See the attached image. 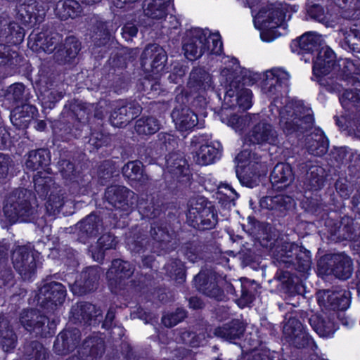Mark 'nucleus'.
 <instances>
[{"instance_id":"3","label":"nucleus","mask_w":360,"mask_h":360,"mask_svg":"<svg viewBox=\"0 0 360 360\" xmlns=\"http://www.w3.org/2000/svg\"><path fill=\"white\" fill-rule=\"evenodd\" d=\"M278 110L281 117L280 125L285 134L304 133L312 129L313 110L305 106L302 101L289 103L280 108L278 107Z\"/></svg>"},{"instance_id":"14","label":"nucleus","mask_w":360,"mask_h":360,"mask_svg":"<svg viewBox=\"0 0 360 360\" xmlns=\"http://www.w3.org/2000/svg\"><path fill=\"white\" fill-rule=\"evenodd\" d=\"M104 231V225L101 216L92 212L78 221L74 226L76 240L87 244L96 238Z\"/></svg>"},{"instance_id":"44","label":"nucleus","mask_w":360,"mask_h":360,"mask_svg":"<svg viewBox=\"0 0 360 360\" xmlns=\"http://www.w3.org/2000/svg\"><path fill=\"white\" fill-rule=\"evenodd\" d=\"M211 75L204 68H193L190 73L188 85L196 91H205L212 86Z\"/></svg>"},{"instance_id":"58","label":"nucleus","mask_w":360,"mask_h":360,"mask_svg":"<svg viewBox=\"0 0 360 360\" xmlns=\"http://www.w3.org/2000/svg\"><path fill=\"white\" fill-rule=\"evenodd\" d=\"M167 274L176 283L181 284L186 280V269L180 259H173L165 266Z\"/></svg>"},{"instance_id":"5","label":"nucleus","mask_w":360,"mask_h":360,"mask_svg":"<svg viewBox=\"0 0 360 360\" xmlns=\"http://www.w3.org/2000/svg\"><path fill=\"white\" fill-rule=\"evenodd\" d=\"M34 199L31 191L18 188L13 191L5 200L4 212L10 221L15 223L18 220L26 221L30 219L35 209L31 201Z\"/></svg>"},{"instance_id":"13","label":"nucleus","mask_w":360,"mask_h":360,"mask_svg":"<svg viewBox=\"0 0 360 360\" xmlns=\"http://www.w3.org/2000/svg\"><path fill=\"white\" fill-rule=\"evenodd\" d=\"M105 200L115 210L130 213L136 201L135 193L122 185H111L105 191Z\"/></svg>"},{"instance_id":"62","label":"nucleus","mask_w":360,"mask_h":360,"mask_svg":"<svg viewBox=\"0 0 360 360\" xmlns=\"http://www.w3.org/2000/svg\"><path fill=\"white\" fill-rule=\"evenodd\" d=\"M64 205V200L62 194L51 191L47 202L46 209L49 215H56L59 213Z\"/></svg>"},{"instance_id":"42","label":"nucleus","mask_w":360,"mask_h":360,"mask_svg":"<svg viewBox=\"0 0 360 360\" xmlns=\"http://www.w3.org/2000/svg\"><path fill=\"white\" fill-rule=\"evenodd\" d=\"M127 250L130 252L131 257L137 264H140L138 259L141 255L144 254L148 250V239L145 234L140 232L130 234L127 238Z\"/></svg>"},{"instance_id":"10","label":"nucleus","mask_w":360,"mask_h":360,"mask_svg":"<svg viewBox=\"0 0 360 360\" xmlns=\"http://www.w3.org/2000/svg\"><path fill=\"white\" fill-rule=\"evenodd\" d=\"M215 246L213 233L193 236L180 247L181 254L192 263L207 258Z\"/></svg>"},{"instance_id":"46","label":"nucleus","mask_w":360,"mask_h":360,"mask_svg":"<svg viewBox=\"0 0 360 360\" xmlns=\"http://www.w3.org/2000/svg\"><path fill=\"white\" fill-rule=\"evenodd\" d=\"M47 174L40 171L34 176V190L39 197L43 200L46 198L49 192L56 190L53 179Z\"/></svg>"},{"instance_id":"59","label":"nucleus","mask_w":360,"mask_h":360,"mask_svg":"<svg viewBox=\"0 0 360 360\" xmlns=\"http://www.w3.org/2000/svg\"><path fill=\"white\" fill-rule=\"evenodd\" d=\"M138 209L144 217L153 219L158 217L161 213L160 206L155 203L154 198L141 199L138 203Z\"/></svg>"},{"instance_id":"45","label":"nucleus","mask_w":360,"mask_h":360,"mask_svg":"<svg viewBox=\"0 0 360 360\" xmlns=\"http://www.w3.org/2000/svg\"><path fill=\"white\" fill-rule=\"evenodd\" d=\"M117 245L116 238L108 233L103 234L97 240L96 247L90 246L89 252L95 261L101 262L104 259V252L107 250L115 248Z\"/></svg>"},{"instance_id":"7","label":"nucleus","mask_w":360,"mask_h":360,"mask_svg":"<svg viewBox=\"0 0 360 360\" xmlns=\"http://www.w3.org/2000/svg\"><path fill=\"white\" fill-rule=\"evenodd\" d=\"M335 65V53L326 44L322 35L316 34V82L328 90L333 89L332 71Z\"/></svg>"},{"instance_id":"64","label":"nucleus","mask_w":360,"mask_h":360,"mask_svg":"<svg viewBox=\"0 0 360 360\" xmlns=\"http://www.w3.org/2000/svg\"><path fill=\"white\" fill-rule=\"evenodd\" d=\"M335 290H319L316 292V300L321 308L328 311H333V302L340 297H333Z\"/></svg>"},{"instance_id":"30","label":"nucleus","mask_w":360,"mask_h":360,"mask_svg":"<svg viewBox=\"0 0 360 360\" xmlns=\"http://www.w3.org/2000/svg\"><path fill=\"white\" fill-rule=\"evenodd\" d=\"M150 236L153 240V246L155 252H168L171 249L169 243L172 238V233L169 232L165 222L154 221L152 223Z\"/></svg>"},{"instance_id":"22","label":"nucleus","mask_w":360,"mask_h":360,"mask_svg":"<svg viewBox=\"0 0 360 360\" xmlns=\"http://www.w3.org/2000/svg\"><path fill=\"white\" fill-rule=\"evenodd\" d=\"M141 110V105L136 101H122L120 105L111 112L110 123L117 127L126 126L137 117Z\"/></svg>"},{"instance_id":"53","label":"nucleus","mask_w":360,"mask_h":360,"mask_svg":"<svg viewBox=\"0 0 360 360\" xmlns=\"http://www.w3.org/2000/svg\"><path fill=\"white\" fill-rule=\"evenodd\" d=\"M6 96L8 100L15 103L27 104L30 98L29 89L22 83H15L11 85L7 89Z\"/></svg>"},{"instance_id":"11","label":"nucleus","mask_w":360,"mask_h":360,"mask_svg":"<svg viewBox=\"0 0 360 360\" xmlns=\"http://www.w3.org/2000/svg\"><path fill=\"white\" fill-rule=\"evenodd\" d=\"M196 288L205 296L221 302L226 299L223 278L212 271H200L194 278Z\"/></svg>"},{"instance_id":"35","label":"nucleus","mask_w":360,"mask_h":360,"mask_svg":"<svg viewBox=\"0 0 360 360\" xmlns=\"http://www.w3.org/2000/svg\"><path fill=\"white\" fill-rule=\"evenodd\" d=\"M51 163V154L48 149L39 148L29 152L25 162V166L32 171L43 169V172L51 173L49 167Z\"/></svg>"},{"instance_id":"55","label":"nucleus","mask_w":360,"mask_h":360,"mask_svg":"<svg viewBox=\"0 0 360 360\" xmlns=\"http://www.w3.org/2000/svg\"><path fill=\"white\" fill-rule=\"evenodd\" d=\"M134 272V266L127 261L121 259H115L112 261L110 268L107 273L110 276L115 275L120 278H129Z\"/></svg>"},{"instance_id":"36","label":"nucleus","mask_w":360,"mask_h":360,"mask_svg":"<svg viewBox=\"0 0 360 360\" xmlns=\"http://www.w3.org/2000/svg\"><path fill=\"white\" fill-rule=\"evenodd\" d=\"M122 174L125 179L139 185H146L150 180L142 162L138 160L129 161L122 167Z\"/></svg>"},{"instance_id":"48","label":"nucleus","mask_w":360,"mask_h":360,"mask_svg":"<svg viewBox=\"0 0 360 360\" xmlns=\"http://www.w3.org/2000/svg\"><path fill=\"white\" fill-rule=\"evenodd\" d=\"M120 170L115 162L111 160L103 161L97 170L98 183L105 186L110 182L114 177L119 176Z\"/></svg>"},{"instance_id":"31","label":"nucleus","mask_w":360,"mask_h":360,"mask_svg":"<svg viewBox=\"0 0 360 360\" xmlns=\"http://www.w3.org/2000/svg\"><path fill=\"white\" fill-rule=\"evenodd\" d=\"M259 205L262 208L271 210L272 214L283 217L293 207L294 200L290 196L285 195L264 196L260 199Z\"/></svg>"},{"instance_id":"16","label":"nucleus","mask_w":360,"mask_h":360,"mask_svg":"<svg viewBox=\"0 0 360 360\" xmlns=\"http://www.w3.org/2000/svg\"><path fill=\"white\" fill-rule=\"evenodd\" d=\"M70 319L75 324L97 326L103 319L102 310L88 302H78L72 306Z\"/></svg>"},{"instance_id":"37","label":"nucleus","mask_w":360,"mask_h":360,"mask_svg":"<svg viewBox=\"0 0 360 360\" xmlns=\"http://www.w3.org/2000/svg\"><path fill=\"white\" fill-rule=\"evenodd\" d=\"M37 108L29 104H22L15 107L11 112V121L18 129H24L28 127L33 120Z\"/></svg>"},{"instance_id":"40","label":"nucleus","mask_w":360,"mask_h":360,"mask_svg":"<svg viewBox=\"0 0 360 360\" xmlns=\"http://www.w3.org/2000/svg\"><path fill=\"white\" fill-rule=\"evenodd\" d=\"M245 330L244 323L239 319H233L215 328L214 334L217 337L232 342L240 339L243 335Z\"/></svg>"},{"instance_id":"9","label":"nucleus","mask_w":360,"mask_h":360,"mask_svg":"<svg viewBox=\"0 0 360 360\" xmlns=\"http://www.w3.org/2000/svg\"><path fill=\"white\" fill-rule=\"evenodd\" d=\"M319 275L333 274L340 280H347L353 273V263L344 254H327L320 257L317 263Z\"/></svg>"},{"instance_id":"63","label":"nucleus","mask_w":360,"mask_h":360,"mask_svg":"<svg viewBox=\"0 0 360 360\" xmlns=\"http://www.w3.org/2000/svg\"><path fill=\"white\" fill-rule=\"evenodd\" d=\"M188 313L186 309L178 307L174 311L163 316L162 321L167 328H172L179 323L183 321L187 317Z\"/></svg>"},{"instance_id":"61","label":"nucleus","mask_w":360,"mask_h":360,"mask_svg":"<svg viewBox=\"0 0 360 360\" xmlns=\"http://www.w3.org/2000/svg\"><path fill=\"white\" fill-rule=\"evenodd\" d=\"M58 169L63 178L69 181L77 179V172L75 164L70 160L60 159L58 162Z\"/></svg>"},{"instance_id":"12","label":"nucleus","mask_w":360,"mask_h":360,"mask_svg":"<svg viewBox=\"0 0 360 360\" xmlns=\"http://www.w3.org/2000/svg\"><path fill=\"white\" fill-rule=\"evenodd\" d=\"M66 292L65 287L60 283L53 281L44 283L36 295L37 304L47 311H52L63 304Z\"/></svg>"},{"instance_id":"52","label":"nucleus","mask_w":360,"mask_h":360,"mask_svg":"<svg viewBox=\"0 0 360 360\" xmlns=\"http://www.w3.org/2000/svg\"><path fill=\"white\" fill-rule=\"evenodd\" d=\"M334 312L316 316V333L321 337H328L335 330Z\"/></svg>"},{"instance_id":"43","label":"nucleus","mask_w":360,"mask_h":360,"mask_svg":"<svg viewBox=\"0 0 360 360\" xmlns=\"http://www.w3.org/2000/svg\"><path fill=\"white\" fill-rule=\"evenodd\" d=\"M0 339L3 349L8 352L15 347L17 336L10 323L8 317L0 315Z\"/></svg>"},{"instance_id":"1","label":"nucleus","mask_w":360,"mask_h":360,"mask_svg":"<svg viewBox=\"0 0 360 360\" xmlns=\"http://www.w3.org/2000/svg\"><path fill=\"white\" fill-rule=\"evenodd\" d=\"M262 245L269 248L274 262L280 269L276 278L281 282L284 292L290 295H303L304 286L302 278H305L311 269L310 252L282 238L267 240Z\"/></svg>"},{"instance_id":"27","label":"nucleus","mask_w":360,"mask_h":360,"mask_svg":"<svg viewBox=\"0 0 360 360\" xmlns=\"http://www.w3.org/2000/svg\"><path fill=\"white\" fill-rule=\"evenodd\" d=\"M289 78V74L281 68L267 70L262 82V91L268 96L275 95L283 86H288Z\"/></svg>"},{"instance_id":"15","label":"nucleus","mask_w":360,"mask_h":360,"mask_svg":"<svg viewBox=\"0 0 360 360\" xmlns=\"http://www.w3.org/2000/svg\"><path fill=\"white\" fill-rule=\"evenodd\" d=\"M15 271L24 281L30 280L36 272L37 264L33 250L28 245L17 247L12 253Z\"/></svg>"},{"instance_id":"60","label":"nucleus","mask_w":360,"mask_h":360,"mask_svg":"<svg viewBox=\"0 0 360 360\" xmlns=\"http://www.w3.org/2000/svg\"><path fill=\"white\" fill-rule=\"evenodd\" d=\"M344 42L353 51L360 53V25H354L343 32Z\"/></svg>"},{"instance_id":"2","label":"nucleus","mask_w":360,"mask_h":360,"mask_svg":"<svg viewBox=\"0 0 360 360\" xmlns=\"http://www.w3.org/2000/svg\"><path fill=\"white\" fill-rule=\"evenodd\" d=\"M291 14L290 7L286 4L276 2L262 8L254 18L255 26L261 30V39L271 41L280 36L278 28L285 29V22Z\"/></svg>"},{"instance_id":"24","label":"nucleus","mask_w":360,"mask_h":360,"mask_svg":"<svg viewBox=\"0 0 360 360\" xmlns=\"http://www.w3.org/2000/svg\"><path fill=\"white\" fill-rule=\"evenodd\" d=\"M206 31L195 30L191 36H187L183 43V50L186 57L193 60L200 58L207 49Z\"/></svg>"},{"instance_id":"50","label":"nucleus","mask_w":360,"mask_h":360,"mask_svg":"<svg viewBox=\"0 0 360 360\" xmlns=\"http://www.w3.org/2000/svg\"><path fill=\"white\" fill-rule=\"evenodd\" d=\"M171 0H149L143 10L146 16L161 20L167 14V7Z\"/></svg>"},{"instance_id":"6","label":"nucleus","mask_w":360,"mask_h":360,"mask_svg":"<svg viewBox=\"0 0 360 360\" xmlns=\"http://www.w3.org/2000/svg\"><path fill=\"white\" fill-rule=\"evenodd\" d=\"M187 219L193 228L200 231L212 229L218 222L215 207L203 196L190 198Z\"/></svg>"},{"instance_id":"21","label":"nucleus","mask_w":360,"mask_h":360,"mask_svg":"<svg viewBox=\"0 0 360 360\" xmlns=\"http://www.w3.org/2000/svg\"><path fill=\"white\" fill-rule=\"evenodd\" d=\"M302 190L304 199L302 204L303 208L307 212L314 214L315 212V198H314V184L315 167L311 160H307L302 165Z\"/></svg>"},{"instance_id":"41","label":"nucleus","mask_w":360,"mask_h":360,"mask_svg":"<svg viewBox=\"0 0 360 360\" xmlns=\"http://www.w3.org/2000/svg\"><path fill=\"white\" fill-rule=\"evenodd\" d=\"M292 168L289 164L277 163L270 174V181L274 186L277 188L286 187L293 181Z\"/></svg>"},{"instance_id":"26","label":"nucleus","mask_w":360,"mask_h":360,"mask_svg":"<svg viewBox=\"0 0 360 360\" xmlns=\"http://www.w3.org/2000/svg\"><path fill=\"white\" fill-rule=\"evenodd\" d=\"M292 51H297L305 63H311V70L315 75V33L308 32L293 40L291 44Z\"/></svg>"},{"instance_id":"29","label":"nucleus","mask_w":360,"mask_h":360,"mask_svg":"<svg viewBox=\"0 0 360 360\" xmlns=\"http://www.w3.org/2000/svg\"><path fill=\"white\" fill-rule=\"evenodd\" d=\"M220 120L222 122L232 127L236 131L243 132L250 124L259 120L258 114H243L238 115L231 113L226 107H222L219 112Z\"/></svg>"},{"instance_id":"34","label":"nucleus","mask_w":360,"mask_h":360,"mask_svg":"<svg viewBox=\"0 0 360 360\" xmlns=\"http://www.w3.org/2000/svg\"><path fill=\"white\" fill-rule=\"evenodd\" d=\"M171 116L176 127L181 131L192 129L198 122V115L186 105L176 106Z\"/></svg>"},{"instance_id":"25","label":"nucleus","mask_w":360,"mask_h":360,"mask_svg":"<svg viewBox=\"0 0 360 360\" xmlns=\"http://www.w3.org/2000/svg\"><path fill=\"white\" fill-rule=\"evenodd\" d=\"M82 338L81 331L77 328H68L62 330L56 337L53 345L54 352L58 355H66L74 351Z\"/></svg>"},{"instance_id":"47","label":"nucleus","mask_w":360,"mask_h":360,"mask_svg":"<svg viewBox=\"0 0 360 360\" xmlns=\"http://www.w3.org/2000/svg\"><path fill=\"white\" fill-rule=\"evenodd\" d=\"M56 14L62 19L75 18L82 13V6L75 0H60L56 6Z\"/></svg>"},{"instance_id":"19","label":"nucleus","mask_w":360,"mask_h":360,"mask_svg":"<svg viewBox=\"0 0 360 360\" xmlns=\"http://www.w3.org/2000/svg\"><path fill=\"white\" fill-rule=\"evenodd\" d=\"M100 278L101 267L98 266L86 267L71 285V290L74 295L78 296L93 292L98 287Z\"/></svg>"},{"instance_id":"51","label":"nucleus","mask_w":360,"mask_h":360,"mask_svg":"<svg viewBox=\"0 0 360 360\" xmlns=\"http://www.w3.org/2000/svg\"><path fill=\"white\" fill-rule=\"evenodd\" d=\"M237 176L240 182L249 188H253L258 186L259 182V175L257 172V167L255 163L248 164L243 166L242 171H236Z\"/></svg>"},{"instance_id":"28","label":"nucleus","mask_w":360,"mask_h":360,"mask_svg":"<svg viewBox=\"0 0 360 360\" xmlns=\"http://www.w3.org/2000/svg\"><path fill=\"white\" fill-rule=\"evenodd\" d=\"M61 41L62 37L58 33L48 34L41 32L37 34H31L29 37L28 44L34 51L51 53L53 51H56Z\"/></svg>"},{"instance_id":"20","label":"nucleus","mask_w":360,"mask_h":360,"mask_svg":"<svg viewBox=\"0 0 360 360\" xmlns=\"http://www.w3.org/2000/svg\"><path fill=\"white\" fill-rule=\"evenodd\" d=\"M81 48V42L76 37H67L60 42L53 55V60L59 65H72L76 63Z\"/></svg>"},{"instance_id":"32","label":"nucleus","mask_w":360,"mask_h":360,"mask_svg":"<svg viewBox=\"0 0 360 360\" xmlns=\"http://www.w3.org/2000/svg\"><path fill=\"white\" fill-rule=\"evenodd\" d=\"M285 340L295 347H304L308 344V337L301 322L295 318H289L283 326Z\"/></svg>"},{"instance_id":"49","label":"nucleus","mask_w":360,"mask_h":360,"mask_svg":"<svg viewBox=\"0 0 360 360\" xmlns=\"http://www.w3.org/2000/svg\"><path fill=\"white\" fill-rule=\"evenodd\" d=\"M25 360H49V353L41 343L37 340L26 342L23 347Z\"/></svg>"},{"instance_id":"54","label":"nucleus","mask_w":360,"mask_h":360,"mask_svg":"<svg viewBox=\"0 0 360 360\" xmlns=\"http://www.w3.org/2000/svg\"><path fill=\"white\" fill-rule=\"evenodd\" d=\"M134 129L139 135H151L160 129L159 121L153 117H143L136 122Z\"/></svg>"},{"instance_id":"33","label":"nucleus","mask_w":360,"mask_h":360,"mask_svg":"<svg viewBox=\"0 0 360 360\" xmlns=\"http://www.w3.org/2000/svg\"><path fill=\"white\" fill-rule=\"evenodd\" d=\"M114 30L113 22L102 21L96 18L91 35L94 46L96 48L107 46L112 39Z\"/></svg>"},{"instance_id":"18","label":"nucleus","mask_w":360,"mask_h":360,"mask_svg":"<svg viewBox=\"0 0 360 360\" xmlns=\"http://www.w3.org/2000/svg\"><path fill=\"white\" fill-rule=\"evenodd\" d=\"M19 321L27 331L34 333L36 336L46 337L50 334L49 319L37 309L23 310Z\"/></svg>"},{"instance_id":"8","label":"nucleus","mask_w":360,"mask_h":360,"mask_svg":"<svg viewBox=\"0 0 360 360\" xmlns=\"http://www.w3.org/2000/svg\"><path fill=\"white\" fill-rule=\"evenodd\" d=\"M323 221L324 228L319 233L332 241L352 240L358 236L357 226L349 217H344L339 221L327 214Z\"/></svg>"},{"instance_id":"39","label":"nucleus","mask_w":360,"mask_h":360,"mask_svg":"<svg viewBox=\"0 0 360 360\" xmlns=\"http://www.w3.org/2000/svg\"><path fill=\"white\" fill-rule=\"evenodd\" d=\"M105 341L98 335L86 338L82 345L81 352L86 360H96L102 357L105 352Z\"/></svg>"},{"instance_id":"17","label":"nucleus","mask_w":360,"mask_h":360,"mask_svg":"<svg viewBox=\"0 0 360 360\" xmlns=\"http://www.w3.org/2000/svg\"><path fill=\"white\" fill-rule=\"evenodd\" d=\"M167 61L165 50L158 44H148L141 55V67L146 71L159 73L165 70Z\"/></svg>"},{"instance_id":"4","label":"nucleus","mask_w":360,"mask_h":360,"mask_svg":"<svg viewBox=\"0 0 360 360\" xmlns=\"http://www.w3.org/2000/svg\"><path fill=\"white\" fill-rule=\"evenodd\" d=\"M221 75L226 79V94L222 107L227 109L238 106L245 110L252 106V91L244 87V76L239 69L225 68Z\"/></svg>"},{"instance_id":"38","label":"nucleus","mask_w":360,"mask_h":360,"mask_svg":"<svg viewBox=\"0 0 360 360\" xmlns=\"http://www.w3.org/2000/svg\"><path fill=\"white\" fill-rule=\"evenodd\" d=\"M166 166L169 172L176 177H184L190 179L191 172L187 160L180 153H171L166 158Z\"/></svg>"},{"instance_id":"57","label":"nucleus","mask_w":360,"mask_h":360,"mask_svg":"<svg viewBox=\"0 0 360 360\" xmlns=\"http://www.w3.org/2000/svg\"><path fill=\"white\" fill-rule=\"evenodd\" d=\"M219 150L210 144L202 145L197 152L195 162L200 165H207L214 162Z\"/></svg>"},{"instance_id":"23","label":"nucleus","mask_w":360,"mask_h":360,"mask_svg":"<svg viewBox=\"0 0 360 360\" xmlns=\"http://www.w3.org/2000/svg\"><path fill=\"white\" fill-rule=\"evenodd\" d=\"M246 136V140L254 145H276L278 133L275 128L266 121H257Z\"/></svg>"},{"instance_id":"56","label":"nucleus","mask_w":360,"mask_h":360,"mask_svg":"<svg viewBox=\"0 0 360 360\" xmlns=\"http://www.w3.org/2000/svg\"><path fill=\"white\" fill-rule=\"evenodd\" d=\"M139 91L148 98H153L159 95L162 91L160 83L155 79L145 77L139 79L137 84Z\"/></svg>"}]
</instances>
